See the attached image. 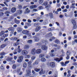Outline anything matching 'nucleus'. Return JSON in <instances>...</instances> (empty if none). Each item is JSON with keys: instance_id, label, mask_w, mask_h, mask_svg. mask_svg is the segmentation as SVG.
I'll return each mask as SVG.
<instances>
[{"instance_id": "nucleus-28", "label": "nucleus", "mask_w": 77, "mask_h": 77, "mask_svg": "<svg viewBox=\"0 0 77 77\" xmlns=\"http://www.w3.org/2000/svg\"><path fill=\"white\" fill-rule=\"evenodd\" d=\"M25 24L26 26H28V27H30V26H31V23H26Z\"/></svg>"}, {"instance_id": "nucleus-14", "label": "nucleus", "mask_w": 77, "mask_h": 77, "mask_svg": "<svg viewBox=\"0 0 77 77\" xmlns=\"http://www.w3.org/2000/svg\"><path fill=\"white\" fill-rule=\"evenodd\" d=\"M53 36V34L51 32L48 33L46 35V37H50V36Z\"/></svg>"}, {"instance_id": "nucleus-57", "label": "nucleus", "mask_w": 77, "mask_h": 77, "mask_svg": "<svg viewBox=\"0 0 77 77\" xmlns=\"http://www.w3.org/2000/svg\"><path fill=\"white\" fill-rule=\"evenodd\" d=\"M18 39V38L17 37H15L14 38V41H17Z\"/></svg>"}, {"instance_id": "nucleus-2", "label": "nucleus", "mask_w": 77, "mask_h": 77, "mask_svg": "<svg viewBox=\"0 0 77 77\" xmlns=\"http://www.w3.org/2000/svg\"><path fill=\"white\" fill-rule=\"evenodd\" d=\"M23 60V56H21L19 57V59L17 60V62L18 63H20Z\"/></svg>"}, {"instance_id": "nucleus-52", "label": "nucleus", "mask_w": 77, "mask_h": 77, "mask_svg": "<svg viewBox=\"0 0 77 77\" xmlns=\"http://www.w3.org/2000/svg\"><path fill=\"white\" fill-rule=\"evenodd\" d=\"M28 43H32V40H28Z\"/></svg>"}, {"instance_id": "nucleus-20", "label": "nucleus", "mask_w": 77, "mask_h": 77, "mask_svg": "<svg viewBox=\"0 0 77 77\" xmlns=\"http://www.w3.org/2000/svg\"><path fill=\"white\" fill-rule=\"evenodd\" d=\"M30 12V10H29V8H27L26 9L25 14H28V13H29Z\"/></svg>"}, {"instance_id": "nucleus-3", "label": "nucleus", "mask_w": 77, "mask_h": 77, "mask_svg": "<svg viewBox=\"0 0 77 77\" xmlns=\"http://www.w3.org/2000/svg\"><path fill=\"white\" fill-rule=\"evenodd\" d=\"M50 66L51 67V68H54L55 66H56V64L54 62H51L50 63Z\"/></svg>"}, {"instance_id": "nucleus-56", "label": "nucleus", "mask_w": 77, "mask_h": 77, "mask_svg": "<svg viewBox=\"0 0 77 77\" xmlns=\"http://www.w3.org/2000/svg\"><path fill=\"white\" fill-rule=\"evenodd\" d=\"M66 59L67 60L69 59V55H67V56L66 57Z\"/></svg>"}, {"instance_id": "nucleus-29", "label": "nucleus", "mask_w": 77, "mask_h": 77, "mask_svg": "<svg viewBox=\"0 0 77 77\" xmlns=\"http://www.w3.org/2000/svg\"><path fill=\"white\" fill-rule=\"evenodd\" d=\"M14 22H15V23H16V24H19V23H20V20H15L14 21Z\"/></svg>"}, {"instance_id": "nucleus-46", "label": "nucleus", "mask_w": 77, "mask_h": 77, "mask_svg": "<svg viewBox=\"0 0 77 77\" xmlns=\"http://www.w3.org/2000/svg\"><path fill=\"white\" fill-rule=\"evenodd\" d=\"M50 55L51 56V57H54V54L53 53H51L50 54Z\"/></svg>"}, {"instance_id": "nucleus-41", "label": "nucleus", "mask_w": 77, "mask_h": 77, "mask_svg": "<svg viewBox=\"0 0 77 77\" xmlns=\"http://www.w3.org/2000/svg\"><path fill=\"white\" fill-rule=\"evenodd\" d=\"M18 8L19 9H22V5H18Z\"/></svg>"}, {"instance_id": "nucleus-12", "label": "nucleus", "mask_w": 77, "mask_h": 77, "mask_svg": "<svg viewBox=\"0 0 77 77\" xmlns=\"http://www.w3.org/2000/svg\"><path fill=\"white\" fill-rule=\"evenodd\" d=\"M17 50V51L19 53H20L21 52V50L20 49V46H18Z\"/></svg>"}, {"instance_id": "nucleus-31", "label": "nucleus", "mask_w": 77, "mask_h": 77, "mask_svg": "<svg viewBox=\"0 0 77 77\" xmlns=\"http://www.w3.org/2000/svg\"><path fill=\"white\" fill-rule=\"evenodd\" d=\"M23 66L24 68H26L27 67V63H24L23 64Z\"/></svg>"}, {"instance_id": "nucleus-58", "label": "nucleus", "mask_w": 77, "mask_h": 77, "mask_svg": "<svg viewBox=\"0 0 77 77\" xmlns=\"http://www.w3.org/2000/svg\"><path fill=\"white\" fill-rule=\"evenodd\" d=\"M8 34H5L4 35V37H5V38H6V37H7L8 36Z\"/></svg>"}, {"instance_id": "nucleus-53", "label": "nucleus", "mask_w": 77, "mask_h": 77, "mask_svg": "<svg viewBox=\"0 0 77 77\" xmlns=\"http://www.w3.org/2000/svg\"><path fill=\"white\" fill-rule=\"evenodd\" d=\"M50 5H48V6H47L45 8H46L47 9H49V8H50Z\"/></svg>"}, {"instance_id": "nucleus-19", "label": "nucleus", "mask_w": 77, "mask_h": 77, "mask_svg": "<svg viewBox=\"0 0 77 77\" xmlns=\"http://www.w3.org/2000/svg\"><path fill=\"white\" fill-rule=\"evenodd\" d=\"M6 47V44H3L1 45L0 47V48H4Z\"/></svg>"}, {"instance_id": "nucleus-62", "label": "nucleus", "mask_w": 77, "mask_h": 77, "mask_svg": "<svg viewBox=\"0 0 77 77\" xmlns=\"http://www.w3.org/2000/svg\"><path fill=\"white\" fill-rule=\"evenodd\" d=\"M30 8L31 9H34V8H33V5H32L31 6H30Z\"/></svg>"}, {"instance_id": "nucleus-21", "label": "nucleus", "mask_w": 77, "mask_h": 77, "mask_svg": "<svg viewBox=\"0 0 77 77\" xmlns=\"http://www.w3.org/2000/svg\"><path fill=\"white\" fill-rule=\"evenodd\" d=\"M22 13V10H19V11H17V14L20 15V14H21Z\"/></svg>"}, {"instance_id": "nucleus-42", "label": "nucleus", "mask_w": 77, "mask_h": 77, "mask_svg": "<svg viewBox=\"0 0 77 77\" xmlns=\"http://www.w3.org/2000/svg\"><path fill=\"white\" fill-rule=\"evenodd\" d=\"M35 56H33L31 58V60H33L34 59H35Z\"/></svg>"}, {"instance_id": "nucleus-50", "label": "nucleus", "mask_w": 77, "mask_h": 77, "mask_svg": "<svg viewBox=\"0 0 77 77\" xmlns=\"http://www.w3.org/2000/svg\"><path fill=\"white\" fill-rule=\"evenodd\" d=\"M43 73V69H42L40 72H39V74H41Z\"/></svg>"}, {"instance_id": "nucleus-38", "label": "nucleus", "mask_w": 77, "mask_h": 77, "mask_svg": "<svg viewBox=\"0 0 77 77\" xmlns=\"http://www.w3.org/2000/svg\"><path fill=\"white\" fill-rule=\"evenodd\" d=\"M8 30H9V31H13V30H14V29L12 27L9 28L8 29Z\"/></svg>"}, {"instance_id": "nucleus-32", "label": "nucleus", "mask_w": 77, "mask_h": 77, "mask_svg": "<svg viewBox=\"0 0 77 77\" xmlns=\"http://www.w3.org/2000/svg\"><path fill=\"white\" fill-rule=\"evenodd\" d=\"M41 60L42 62H44L45 61V60H46L44 58H42L41 59Z\"/></svg>"}, {"instance_id": "nucleus-34", "label": "nucleus", "mask_w": 77, "mask_h": 77, "mask_svg": "<svg viewBox=\"0 0 77 77\" xmlns=\"http://www.w3.org/2000/svg\"><path fill=\"white\" fill-rule=\"evenodd\" d=\"M38 2L39 4H42L44 2V0H39Z\"/></svg>"}, {"instance_id": "nucleus-10", "label": "nucleus", "mask_w": 77, "mask_h": 77, "mask_svg": "<svg viewBox=\"0 0 77 77\" xmlns=\"http://www.w3.org/2000/svg\"><path fill=\"white\" fill-rule=\"evenodd\" d=\"M6 60L8 61V62H12V58L8 57L7 58Z\"/></svg>"}, {"instance_id": "nucleus-6", "label": "nucleus", "mask_w": 77, "mask_h": 77, "mask_svg": "<svg viewBox=\"0 0 77 77\" xmlns=\"http://www.w3.org/2000/svg\"><path fill=\"white\" fill-rule=\"evenodd\" d=\"M22 33L25 35H27L29 33V31L27 30H24L22 31Z\"/></svg>"}, {"instance_id": "nucleus-40", "label": "nucleus", "mask_w": 77, "mask_h": 77, "mask_svg": "<svg viewBox=\"0 0 77 77\" xmlns=\"http://www.w3.org/2000/svg\"><path fill=\"white\" fill-rule=\"evenodd\" d=\"M44 54H40L39 55V57L40 58L44 57Z\"/></svg>"}, {"instance_id": "nucleus-37", "label": "nucleus", "mask_w": 77, "mask_h": 77, "mask_svg": "<svg viewBox=\"0 0 77 77\" xmlns=\"http://www.w3.org/2000/svg\"><path fill=\"white\" fill-rule=\"evenodd\" d=\"M35 71H36V72H39V71H40V69H38L37 68H36L35 69Z\"/></svg>"}, {"instance_id": "nucleus-26", "label": "nucleus", "mask_w": 77, "mask_h": 77, "mask_svg": "<svg viewBox=\"0 0 77 77\" xmlns=\"http://www.w3.org/2000/svg\"><path fill=\"white\" fill-rule=\"evenodd\" d=\"M22 31V29L21 28H19L17 29V32H20Z\"/></svg>"}, {"instance_id": "nucleus-45", "label": "nucleus", "mask_w": 77, "mask_h": 77, "mask_svg": "<svg viewBox=\"0 0 77 77\" xmlns=\"http://www.w3.org/2000/svg\"><path fill=\"white\" fill-rule=\"evenodd\" d=\"M5 53L4 52H2L1 53V56H5Z\"/></svg>"}, {"instance_id": "nucleus-4", "label": "nucleus", "mask_w": 77, "mask_h": 77, "mask_svg": "<svg viewBox=\"0 0 77 77\" xmlns=\"http://www.w3.org/2000/svg\"><path fill=\"white\" fill-rule=\"evenodd\" d=\"M41 26H37L35 29V32H39L40 30H41Z\"/></svg>"}, {"instance_id": "nucleus-33", "label": "nucleus", "mask_w": 77, "mask_h": 77, "mask_svg": "<svg viewBox=\"0 0 77 77\" xmlns=\"http://www.w3.org/2000/svg\"><path fill=\"white\" fill-rule=\"evenodd\" d=\"M19 45V43L17 42L14 43V46H17V45Z\"/></svg>"}, {"instance_id": "nucleus-9", "label": "nucleus", "mask_w": 77, "mask_h": 77, "mask_svg": "<svg viewBox=\"0 0 77 77\" xmlns=\"http://www.w3.org/2000/svg\"><path fill=\"white\" fill-rule=\"evenodd\" d=\"M31 53L33 55H35L36 53V51L35 49H32L31 51Z\"/></svg>"}, {"instance_id": "nucleus-43", "label": "nucleus", "mask_w": 77, "mask_h": 77, "mask_svg": "<svg viewBox=\"0 0 77 77\" xmlns=\"http://www.w3.org/2000/svg\"><path fill=\"white\" fill-rule=\"evenodd\" d=\"M27 35L28 36V37H29V38H32V35H31V33H29Z\"/></svg>"}, {"instance_id": "nucleus-39", "label": "nucleus", "mask_w": 77, "mask_h": 77, "mask_svg": "<svg viewBox=\"0 0 77 77\" xmlns=\"http://www.w3.org/2000/svg\"><path fill=\"white\" fill-rule=\"evenodd\" d=\"M47 5H48V2H44L43 3V5H44L45 6H46Z\"/></svg>"}, {"instance_id": "nucleus-44", "label": "nucleus", "mask_w": 77, "mask_h": 77, "mask_svg": "<svg viewBox=\"0 0 77 77\" xmlns=\"http://www.w3.org/2000/svg\"><path fill=\"white\" fill-rule=\"evenodd\" d=\"M67 11L68 10L66 9L63 10V12H67Z\"/></svg>"}, {"instance_id": "nucleus-48", "label": "nucleus", "mask_w": 77, "mask_h": 77, "mask_svg": "<svg viewBox=\"0 0 77 77\" xmlns=\"http://www.w3.org/2000/svg\"><path fill=\"white\" fill-rule=\"evenodd\" d=\"M66 54L67 56H69L70 55V52L67 51Z\"/></svg>"}, {"instance_id": "nucleus-61", "label": "nucleus", "mask_w": 77, "mask_h": 77, "mask_svg": "<svg viewBox=\"0 0 77 77\" xmlns=\"http://www.w3.org/2000/svg\"><path fill=\"white\" fill-rule=\"evenodd\" d=\"M4 4H5V5L6 6H8V5L7 4L6 2H4Z\"/></svg>"}, {"instance_id": "nucleus-30", "label": "nucleus", "mask_w": 77, "mask_h": 77, "mask_svg": "<svg viewBox=\"0 0 77 77\" xmlns=\"http://www.w3.org/2000/svg\"><path fill=\"white\" fill-rule=\"evenodd\" d=\"M55 60L57 62H60V60L59 58H56L55 59Z\"/></svg>"}, {"instance_id": "nucleus-55", "label": "nucleus", "mask_w": 77, "mask_h": 77, "mask_svg": "<svg viewBox=\"0 0 77 77\" xmlns=\"http://www.w3.org/2000/svg\"><path fill=\"white\" fill-rule=\"evenodd\" d=\"M3 10H8V8L7 7H3Z\"/></svg>"}, {"instance_id": "nucleus-25", "label": "nucleus", "mask_w": 77, "mask_h": 77, "mask_svg": "<svg viewBox=\"0 0 77 77\" xmlns=\"http://www.w3.org/2000/svg\"><path fill=\"white\" fill-rule=\"evenodd\" d=\"M12 68L13 69H16V68H17V65L15 64H14Z\"/></svg>"}, {"instance_id": "nucleus-63", "label": "nucleus", "mask_w": 77, "mask_h": 77, "mask_svg": "<svg viewBox=\"0 0 77 77\" xmlns=\"http://www.w3.org/2000/svg\"><path fill=\"white\" fill-rule=\"evenodd\" d=\"M10 20H13L14 19V17L11 16L10 17Z\"/></svg>"}, {"instance_id": "nucleus-60", "label": "nucleus", "mask_w": 77, "mask_h": 77, "mask_svg": "<svg viewBox=\"0 0 77 77\" xmlns=\"http://www.w3.org/2000/svg\"><path fill=\"white\" fill-rule=\"evenodd\" d=\"M4 1L6 3H8V2H10V0H5Z\"/></svg>"}, {"instance_id": "nucleus-35", "label": "nucleus", "mask_w": 77, "mask_h": 77, "mask_svg": "<svg viewBox=\"0 0 77 77\" xmlns=\"http://www.w3.org/2000/svg\"><path fill=\"white\" fill-rule=\"evenodd\" d=\"M29 48V46L28 45H25V46L24 48L25 49H28Z\"/></svg>"}, {"instance_id": "nucleus-22", "label": "nucleus", "mask_w": 77, "mask_h": 77, "mask_svg": "<svg viewBox=\"0 0 77 77\" xmlns=\"http://www.w3.org/2000/svg\"><path fill=\"white\" fill-rule=\"evenodd\" d=\"M38 63H39V62H38V61L36 60V61H35V63H33V66H35V65H38Z\"/></svg>"}, {"instance_id": "nucleus-24", "label": "nucleus", "mask_w": 77, "mask_h": 77, "mask_svg": "<svg viewBox=\"0 0 77 77\" xmlns=\"http://www.w3.org/2000/svg\"><path fill=\"white\" fill-rule=\"evenodd\" d=\"M69 63V60L65 62L64 66H66V64H68Z\"/></svg>"}, {"instance_id": "nucleus-47", "label": "nucleus", "mask_w": 77, "mask_h": 77, "mask_svg": "<svg viewBox=\"0 0 77 77\" xmlns=\"http://www.w3.org/2000/svg\"><path fill=\"white\" fill-rule=\"evenodd\" d=\"M3 15H4V13L3 12L0 13V16L2 17V16H3Z\"/></svg>"}, {"instance_id": "nucleus-8", "label": "nucleus", "mask_w": 77, "mask_h": 77, "mask_svg": "<svg viewBox=\"0 0 77 77\" xmlns=\"http://www.w3.org/2000/svg\"><path fill=\"white\" fill-rule=\"evenodd\" d=\"M34 41L35 42H38L39 41V37L35 36H34Z\"/></svg>"}, {"instance_id": "nucleus-17", "label": "nucleus", "mask_w": 77, "mask_h": 77, "mask_svg": "<svg viewBox=\"0 0 77 77\" xmlns=\"http://www.w3.org/2000/svg\"><path fill=\"white\" fill-rule=\"evenodd\" d=\"M11 12H12L13 13L15 12L16 11V8H13L11 9Z\"/></svg>"}, {"instance_id": "nucleus-1", "label": "nucleus", "mask_w": 77, "mask_h": 77, "mask_svg": "<svg viewBox=\"0 0 77 77\" xmlns=\"http://www.w3.org/2000/svg\"><path fill=\"white\" fill-rule=\"evenodd\" d=\"M71 22L73 25V26L72 27L73 29L74 30V29H75L77 28V25H76V22H75V20L74 19H72V20Z\"/></svg>"}, {"instance_id": "nucleus-15", "label": "nucleus", "mask_w": 77, "mask_h": 77, "mask_svg": "<svg viewBox=\"0 0 77 77\" xmlns=\"http://www.w3.org/2000/svg\"><path fill=\"white\" fill-rule=\"evenodd\" d=\"M49 16L51 18H53V14L52 13H50L49 14Z\"/></svg>"}, {"instance_id": "nucleus-59", "label": "nucleus", "mask_w": 77, "mask_h": 77, "mask_svg": "<svg viewBox=\"0 0 77 77\" xmlns=\"http://www.w3.org/2000/svg\"><path fill=\"white\" fill-rule=\"evenodd\" d=\"M0 5H1L2 7H4V6H5V5L3 4H0Z\"/></svg>"}, {"instance_id": "nucleus-18", "label": "nucleus", "mask_w": 77, "mask_h": 77, "mask_svg": "<svg viewBox=\"0 0 77 77\" xmlns=\"http://www.w3.org/2000/svg\"><path fill=\"white\" fill-rule=\"evenodd\" d=\"M41 53V49H37L36 51V53L37 54H40Z\"/></svg>"}, {"instance_id": "nucleus-23", "label": "nucleus", "mask_w": 77, "mask_h": 77, "mask_svg": "<svg viewBox=\"0 0 77 77\" xmlns=\"http://www.w3.org/2000/svg\"><path fill=\"white\" fill-rule=\"evenodd\" d=\"M61 53H62V56H65V52H63V49L61 50Z\"/></svg>"}, {"instance_id": "nucleus-51", "label": "nucleus", "mask_w": 77, "mask_h": 77, "mask_svg": "<svg viewBox=\"0 0 77 77\" xmlns=\"http://www.w3.org/2000/svg\"><path fill=\"white\" fill-rule=\"evenodd\" d=\"M38 8L40 10H42V9H43V7H42V6H40Z\"/></svg>"}, {"instance_id": "nucleus-13", "label": "nucleus", "mask_w": 77, "mask_h": 77, "mask_svg": "<svg viewBox=\"0 0 77 77\" xmlns=\"http://www.w3.org/2000/svg\"><path fill=\"white\" fill-rule=\"evenodd\" d=\"M55 42L57 44H60V41L58 39H56L55 41Z\"/></svg>"}, {"instance_id": "nucleus-49", "label": "nucleus", "mask_w": 77, "mask_h": 77, "mask_svg": "<svg viewBox=\"0 0 77 77\" xmlns=\"http://www.w3.org/2000/svg\"><path fill=\"white\" fill-rule=\"evenodd\" d=\"M10 12H11L10 11H7L5 12V14H10Z\"/></svg>"}, {"instance_id": "nucleus-11", "label": "nucleus", "mask_w": 77, "mask_h": 77, "mask_svg": "<svg viewBox=\"0 0 77 77\" xmlns=\"http://www.w3.org/2000/svg\"><path fill=\"white\" fill-rule=\"evenodd\" d=\"M42 48L43 50H46L47 49V47L45 45H43L42 47Z\"/></svg>"}, {"instance_id": "nucleus-7", "label": "nucleus", "mask_w": 77, "mask_h": 77, "mask_svg": "<svg viewBox=\"0 0 77 77\" xmlns=\"http://www.w3.org/2000/svg\"><path fill=\"white\" fill-rule=\"evenodd\" d=\"M22 53L23 55L24 56H26V55L28 53L27 52V51L23 50L22 51Z\"/></svg>"}, {"instance_id": "nucleus-5", "label": "nucleus", "mask_w": 77, "mask_h": 77, "mask_svg": "<svg viewBox=\"0 0 77 77\" xmlns=\"http://www.w3.org/2000/svg\"><path fill=\"white\" fill-rule=\"evenodd\" d=\"M26 75L27 77L31 75V70H30L27 71Z\"/></svg>"}, {"instance_id": "nucleus-16", "label": "nucleus", "mask_w": 77, "mask_h": 77, "mask_svg": "<svg viewBox=\"0 0 77 77\" xmlns=\"http://www.w3.org/2000/svg\"><path fill=\"white\" fill-rule=\"evenodd\" d=\"M62 11V9H61V8H58L57 10V11H55V14H58V12H59V11Z\"/></svg>"}, {"instance_id": "nucleus-54", "label": "nucleus", "mask_w": 77, "mask_h": 77, "mask_svg": "<svg viewBox=\"0 0 77 77\" xmlns=\"http://www.w3.org/2000/svg\"><path fill=\"white\" fill-rule=\"evenodd\" d=\"M26 57L27 59H29V58H30V56L29 55H27L26 56Z\"/></svg>"}, {"instance_id": "nucleus-36", "label": "nucleus", "mask_w": 77, "mask_h": 77, "mask_svg": "<svg viewBox=\"0 0 77 77\" xmlns=\"http://www.w3.org/2000/svg\"><path fill=\"white\" fill-rule=\"evenodd\" d=\"M0 69L3 71L5 70V68L4 67L2 66H1L0 67Z\"/></svg>"}, {"instance_id": "nucleus-64", "label": "nucleus", "mask_w": 77, "mask_h": 77, "mask_svg": "<svg viewBox=\"0 0 77 77\" xmlns=\"http://www.w3.org/2000/svg\"><path fill=\"white\" fill-rule=\"evenodd\" d=\"M71 74H68V75H67V77H69L71 76Z\"/></svg>"}, {"instance_id": "nucleus-27", "label": "nucleus", "mask_w": 77, "mask_h": 77, "mask_svg": "<svg viewBox=\"0 0 77 77\" xmlns=\"http://www.w3.org/2000/svg\"><path fill=\"white\" fill-rule=\"evenodd\" d=\"M5 34V32L3 31H1L0 33V36H2L3 35Z\"/></svg>"}]
</instances>
